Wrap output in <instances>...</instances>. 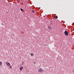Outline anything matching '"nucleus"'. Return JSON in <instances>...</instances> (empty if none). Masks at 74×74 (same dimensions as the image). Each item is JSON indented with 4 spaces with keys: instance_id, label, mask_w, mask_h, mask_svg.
<instances>
[{
    "instance_id": "f257e3e1",
    "label": "nucleus",
    "mask_w": 74,
    "mask_h": 74,
    "mask_svg": "<svg viewBox=\"0 0 74 74\" xmlns=\"http://www.w3.org/2000/svg\"><path fill=\"white\" fill-rule=\"evenodd\" d=\"M38 72H39V73H41L42 72H43V70L41 68H40L38 70Z\"/></svg>"
},
{
    "instance_id": "f03ea898",
    "label": "nucleus",
    "mask_w": 74,
    "mask_h": 74,
    "mask_svg": "<svg viewBox=\"0 0 74 74\" xmlns=\"http://www.w3.org/2000/svg\"><path fill=\"white\" fill-rule=\"evenodd\" d=\"M64 33L66 36H67L68 34V32L66 31L64 32Z\"/></svg>"
},
{
    "instance_id": "7ed1b4c3",
    "label": "nucleus",
    "mask_w": 74,
    "mask_h": 74,
    "mask_svg": "<svg viewBox=\"0 0 74 74\" xmlns=\"http://www.w3.org/2000/svg\"><path fill=\"white\" fill-rule=\"evenodd\" d=\"M23 66H21L20 67V71H22V70H23Z\"/></svg>"
},
{
    "instance_id": "20e7f679",
    "label": "nucleus",
    "mask_w": 74,
    "mask_h": 74,
    "mask_svg": "<svg viewBox=\"0 0 74 74\" xmlns=\"http://www.w3.org/2000/svg\"><path fill=\"white\" fill-rule=\"evenodd\" d=\"M6 64H7V65H8V66H10V64H9V63L8 62H6Z\"/></svg>"
},
{
    "instance_id": "39448f33",
    "label": "nucleus",
    "mask_w": 74,
    "mask_h": 74,
    "mask_svg": "<svg viewBox=\"0 0 74 74\" xmlns=\"http://www.w3.org/2000/svg\"><path fill=\"white\" fill-rule=\"evenodd\" d=\"M30 55L32 56H34V54L33 53H30Z\"/></svg>"
},
{
    "instance_id": "423d86ee",
    "label": "nucleus",
    "mask_w": 74,
    "mask_h": 74,
    "mask_svg": "<svg viewBox=\"0 0 74 74\" xmlns=\"http://www.w3.org/2000/svg\"><path fill=\"white\" fill-rule=\"evenodd\" d=\"M48 29H49V30H51V29H52V28H51V27L49 26H48Z\"/></svg>"
},
{
    "instance_id": "0eeeda50",
    "label": "nucleus",
    "mask_w": 74,
    "mask_h": 74,
    "mask_svg": "<svg viewBox=\"0 0 74 74\" xmlns=\"http://www.w3.org/2000/svg\"><path fill=\"white\" fill-rule=\"evenodd\" d=\"M57 18H58V16H55V19H57Z\"/></svg>"
},
{
    "instance_id": "6e6552de",
    "label": "nucleus",
    "mask_w": 74,
    "mask_h": 74,
    "mask_svg": "<svg viewBox=\"0 0 74 74\" xmlns=\"http://www.w3.org/2000/svg\"><path fill=\"white\" fill-rule=\"evenodd\" d=\"M2 64V62H0V66H1Z\"/></svg>"
},
{
    "instance_id": "1a4fd4ad",
    "label": "nucleus",
    "mask_w": 74,
    "mask_h": 74,
    "mask_svg": "<svg viewBox=\"0 0 74 74\" xmlns=\"http://www.w3.org/2000/svg\"><path fill=\"white\" fill-rule=\"evenodd\" d=\"M10 69H12V66H10L9 67Z\"/></svg>"
},
{
    "instance_id": "9d476101",
    "label": "nucleus",
    "mask_w": 74,
    "mask_h": 74,
    "mask_svg": "<svg viewBox=\"0 0 74 74\" xmlns=\"http://www.w3.org/2000/svg\"><path fill=\"white\" fill-rule=\"evenodd\" d=\"M20 10H21V11H23V9H22L21 8V9H20Z\"/></svg>"
},
{
    "instance_id": "9b49d317",
    "label": "nucleus",
    "mask_w": 74,
    "mask_h": 74,
    "mask_svg": "<svg viewBox=\"0 0 74 74\" xmlns=\"http://www.w3.org/2000/svg\"><path fill=\"white\" fill-rule=\"evenodd\" d=\"M34 12V10H33V11H32V12Z\"/></svg>"
},
{
    "instance_id": "f8f14e48",
    "label": "nucleus",
    "mask_w": 74,
    "mask_h": 74,
    "mask_svg": "<svg viewBox=\"0 0 74 74\" xmlns=\"http://www.w3.org/2000/svg\"><path fill=\"white\" fill-rule=\"evenodd\" d=\"M73 71V72H74V71Z\"/></svg>"
}]
</instances>
